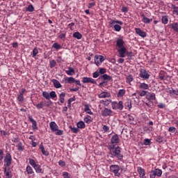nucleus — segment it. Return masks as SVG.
I'll use <instances>...</instances> for the list:
<instances>
[{
  "mask_svg": "<svg viewBox=\"0 0 178 178\" xmlns=\"http://www.w3.org/2000/svg\"><path fill=\"white\" fill-rule=\"evenodd\" d=\"M76 126L78 129H84V127H86V123L83 121H80L77 122Z\"/></svg>",
  "mask_w": 178,
  "mask_h": 178,
  "instance_id": "7c9ffc66",
  "label": "nucleus"
},
{
  "mask_svg": "<svg viewBox=\"0 0 178 178\" xmlns=\"http://www.w3.org/2000/svg\"><path fill=\"white\" fill-rule=\"evenodd\" d=\"M143 144L144 145H149V144H151V140L148 138L145 139L143 141Z\"/></svg>",
  "mask_w": 178,
  "mask_h": 178,
  "instance_id": "6e6d98bb",
  "label": "nucleus"
},
{
  "mask_svg": "<svg viewBox=\"0 0 178 178\" xmlns=\"http://www.w3.org/2000/svg\"><path fill=\"white\" fill-rule=\"evenodd\" d=\"M147 97L151 101H155V99H156V97H155V93L148 92V94L147 95Z\"/></svg>",
  "mask_w": 178,
  "mask_h": 178,
  "instance_id": "393cba45",
  "label": "nucleus"
},
{
  "mask_svg": "<svg viewBox=\"0 0 178 178\" xmlns=\"http://www.w3.org/2000/svg\"><path fill=\"white\" fill-rule=\"evenodd\" d=\"M139 76L143 80H148L149 79V74L145 70V69H140Z\"/></svg>",
  "mask_w": 178,
  "mask_h": 178,
  "instance_id": "423d86ee",
  "label": "nucleus"
},
{
  "mask_svg": "<svg viewBox=\"0 0 178 178\" xmlns=\"http://www.w3.org/2000/svg\"><path fill=\"white\" fill-rule=\"evenodd\" d=\"M42 97H44V98H45L46 99H51L49 93L48 92H43Z\"/></svg>",
  "mask_w": 178,
  "mask_h": 178,
  "instance_id": "a19ab883",
  "label": "nucleus"
},
{
  "mask_svg": "<svg viewBox=\"0 0 178 178\" xmlns=\"http://www.w3.org/2000/svg\"><path fill=\"white\" fill-rule=\"evenodd\" d=\"M105 86H108V81L104 80L102 82L99 83V87H105Z\"/></svg>",
  "mask_w": 178,
  "mask_h": 178,
  "instance_id": "de8ad7c7",
  "label": "nucleus"
},
{
  "mask_svg": "<svg viewBox=\"0 0 178 178\" xmlns=\"http://www.w3.org/2000/svg\"><path fill=\"white\" fill-rule=\"evenodd\" d=\"M176 128L175 127H170L168 129V131H170V133H176Z\"/></svg>",
  "mask_w": 178,
  "mask_h": 178,
  "instance_id": "13d9d810",
  "label": "nucleus"
},
{
  "mask_svg": "<svg viewBox=\"0 0 178 178\" xmlns=\"http://www.w3.org/2000/svg\"><path fill=\"white\" fill-rule=\"evenodd\" d=\"M102 129H103L104 131H105V132L109 131V127H108L106 125H104Z\"/></svg>",
  "mask_w": 178,
  "mask_h": 178,
  "instance_id": "774afa93",
  "label": "nucleus"
},
{
  "mask_svg": "<svg viewBox=\"0 0 178 178\" xmlns=\"http://www.w3.org/2000/svg\"><path fill=\"white\" fill-rule=\"evenodd\" d=\"M65 97H66V94L65 92H61L59 95V101L61 102V104H63L65 102Z\"/></svg>",
  "mask_w": 178,
  "mask_h": 178,
  "instance_id": "c756f323",
  "label": "nucleus"
},
{
  "mask_svg": "<svg viewBox=\"0 0 178 178\" xmlns=\"http://www.w3.org/2000/svg\"><path fill=\"white\" fill-rule=\"evenodd\" d=\"M29 162L33 168H34L37 165L34 159H29Z\"/></svg>",
  "mask_w": 178,
  "mask_h": 178,
  "instance_id": "c03bdc74",
  "label": "nucleus"
},
{
  "mask_svg": "<svg viewBox=\"0 0 178 178\" xmlns=\"http://www.w3.org/2000/svg\"><path fill=\"white\" fill-rule=\"evenodd\" d=\"M58 165H59V166H61L62 168H63V167L66 166V162H65L62 160H60L58 161Z\"/></svg>",
  "mask_w": 178,
  "mask_h": 178,
  "instance_id": "bf43d9fd",
  "label": "nucleus"
},
{
  "mask_svg": "<svg viewBox=\"0 0 178 178\" xmlns=\"http://www.w3.org/2000/svg\"><path fill=\"white\" fill-rule=\"evenodd\" d=\"M56 136H62L63 134V131L58 129L56 131Z\"/></svg>",
  "mask_w": 178,
  "mask_h": 178,
  "instance_id": "e2e57ef3",
  "label": "nucleus"
},
{
  "mask_svg": "<svg viewBox=\"0 0 178 178\" xmlns=\"http://www.w3.org/2000/svg\"><path fill=\"white\" fill-rule=\"evenodd\" d=\"M127 49L126 47H122L118 49L120 58H126V51Z\"/></svg>",
  "mask_w": 178,
  "mask_h": 178,
  "instance_id": "f8f14e48",
  "label": "nucleus"
},
{
  "mask_svg": "<svg viewBox=\"0 0 178 178\" xmlns=\"http://www.w3.org/2000/svg\"><path fill=\"white\" fill-rule=\"evenodd\" d=\"M38 109H42L44 108V102H41L40 103L35 105Z\"/></svg>",
  "mask_w": 178,
  "mask_h": 178,
  "instance_id": "37998d69",
  "label": "nucleus"
},
{
  "mask_svg": "<svg viewBox=\"0 0 178 178\" xmlns=\"http://www.w3.org/2000/svg\"><path fill=\"white\" fill-rule=\"evenodd\" d=\"M168 92L170 95H178V89L175 90L171 88L169 89Z\"/></svg>",
  "mask_w": 178,
  "mask_h": 178,
  "instance_id": "c85d7f7f",
  "label": "nucleus"
},
{
  "mask_svg": "<svg viewBox=\"0 0 178 178\" xmlns=\"http://www.w3.org/2000/svg\"><path fill=\"white\" fill-rule=\"evenodd\" d=\"M109 100H101L100 104H103L105 106H108L109 105Z\"/></svg>",
  "mask_w": 178,
  "mask_h": 178,
  "instance_id": "4d7b16f0",
  "label": "nucleus"
},
{
  "mask_svg": "<svg viewBox=\"0 0 178 178\" xmlns=\"http://www.w3.org/2000/svg\"><path fill=\"white\" fill-rule=\"evenodd\" d=\"M92 77H93V79H97V77H99V72H95L92 74Z\"/></svg>",
  "mask_w": 178,
  "mask_h": 178,
  "instance_id": "338daca9",
  "label": "nucleus"
},
{
  "mask_svg": "<svg viewBox=\"0 0 178 178\" xmlns=\"http://www.w3.org/2000/svg\"><path fill=\"white\" fill-rule=\"evenodd\" d=\"M33 169H35L36 173H44V170L41 168V165L36 164L34 167Z\"/></svg>",
  "mask_w": 178,
  "mask_h": 178,
  "instance_id": "6ab92c4d",
  "label": "nucleus"
},
{
  "mask_svg": "<svg viewBox=\"0 0 178 178\" xmlns=\"http://www.w3.org/2000/svg\"><path fill=\"white\" fill-rule=\"evenodd\" d=\"M111 106L115 111H118H118H123V108H124L123 106V102L122 101H120L118 103L116 102H113L111 103Z\"/></svg>",
  "mask_w": 178,
  "mask_h": 178,
  "instance_id": "20e7f679",
  "label": "nucleus"
},
{
  "mask_svg": "<svg viewBox=\"0 0 178 178\" xmlns=\"http://www.w3.org/2000/svg\"><path fill=\"white\" fill-rule=\"evenodd\" d=\"M17 147L18 151H24V147L23 146V143H22V142H18Z\"/></svg>",
  "mask_w": 178,
  "mask_h": 178,
  "instance_id": "e433bc0d",
  "label": "nucleus"
},
{
  "mask_svg": "<svg viewBox=\"0 0 178 178\" xmlns=\"http://www.w3.org/2000/svg\"><path fill=\"white\" fill-rule=\"evenodd\" d=\"M142 22L143 23H145V24H149V23H151V22H152V19H149L147 17H145V15H144V14L142 15Z\"/></svg>",
  "mask_w": 178,
  "mask_h": 178,
  "instance_id": "a211bd4d",
  "label": "nucleus"
},
{
  "mask_svg": "<svg viewBox=\"0 0 178 178\" xmlns=\"http://www.w3.org/2000/svg\"><path fill=\"white\" fill-rule=\"evenodd\" d=\"M72 36L74 38H76V40H81L83 38V35L80 33L79 32H75L73 33Z\"/></svg>",
  "mask_w": 178,
  "mask_h": 178,
  "instance_id": "bb28decb",
  "label": "nucleus"
},
{
  "mask_svg": "<svg viewBox=\"0 0 178 178\" xmlns=\"http://www.w3.org/2000/svg\"><path fill=\"white\" fill-rule=\"evenodd\" d=\"M4 162L6 163V166H10L12 165V155H10V153H7L6 154Z\"/></svg>",
  "mask_w": 178,
  "mask_h": 178,
  "instance_id": "1a4fd4ad",
  "label": "nucleus"
},
{
  "mask_svg": "<svg viewBox=\"0 0 178 178\" xmlns=\"http://www.w3.org/2000/svg\"><path fill=\"white\" fill-rule=\"evenodd\" d=\"M24 95L23 93H19V95H18L17 101H19V102H23V101H24Z\"/></svg>",
  "mask_w": 178,
  "mask_h": 178,
  "instance_id": "4c0bfd02",
  "label": "nucleus"
},
{
  "mask_svg": "<svg viewBox=\"0 0 178 178\" xmlns=\"http://www.w3.org/2000/svg\"><path fill=\"white\" fill-rule=\"evenodd\" d=\"M52 83L55 88H60L62 87V84L60 83L59 81L56 79H53Z\"/></svg>",
  "mask_w": 178,
  "mask_h": 178,
  "instance_id": "4be33fe9",
  "label": "nucleus"
},
{
  "mask_svg": "<svg viewBox=\"0 0 178 178\" xmlns=\"http://www.w3.org/2000/svg\"><path fill=\"white\" fill-rule=\"evenodd\" d=\"M63 178H70V174H69L67 172H63Z\"/></svg>",
  "mask_w": 178,
  "mask_h": 178,
  "instance_id": "680f3d73",
  "label": "nucleus"
},
{
  "mask_svg": "<svg viewBox=\"0 0 178 178\" xmlns=\"http://www.w3.org/2000/svg\"><path fill=\"white\" fill-rule=\"evenodd\" d=\"M110 172L113 173L115 177H120V166L119 165H110Z\"/></svg>",
  "mask_w": 178,
  "mask_h": 178,
  "instance_id": "7ed1b4c3",
  "label": "nucleus"
},
{
  "mask_svg": "<svg viewBox=\"0 0 178 178\" xmlns=\"http://www.w3.org/2000/svg\"><path fill=\"white\" fill-rule=\"evenodd\" d=\"M128 118H129V122L130 124H134V120H135L134 116L131 114H129Z\"/></svg>",
  "mask_w": 178,
  "mask_h": 178,
  "instance_id": "72a5a7b5",
  "label": "nucleus"
},
{
  "mask_svg": "<svg viewBox=\"0 0 178 178\" xmlns=\"http://www.w3.org/2000/svg\"><path fill=\"white\" fill-rule=\"evenodd\" d=\"M99 98H109L111 97V93L108 92H102L98 95Z\"/></svg>",
  "mask_w": 178,
  "mask_h": 178,
  "instance_id": "dca6fc26",
  "label": "nucleus"
},
{
  "mask_svg": "<svg viewBox=\"0 0 178 178\" xmlns=\"http://www.w3.org/2000/svg\"><path fill=\"white\" fill-rule=\"evenodd\" d=\"M49 66L51 69H53V67H55V66H56V61H55V60H51L50 62Z\"/></svg>",
  "mask_w": 178,
  "mask_h": 178,
  "instance_id": "3c124183",
  "label": "nucleus"
},
{
  "mask_svg": "<svg viewBox=\"0 0 178 178\" xmlns=\"http://www.w3.org/2000/svg\"><path fill=\"white\" fill-rule=\"evenodd\" d=\"M148 91L143 90L142 92H139L140 97H145Z\"/></svg>",
  "mask_w": 178,
  "mask_h": 178,
  "instance_id": "0e129e2a",
  "label": "nucleus"
},
{
  "mask_svg": "<svg viewBox=\"0 0 178 178\" xmlns=\"http://www.w3.org/2000/svg\"><path fill=\"white\" fill-rule=\"evenodd\" d=\"M161 22L163 24H168L169 19H168V16H163L161 18Z\"/></svg>",
  "mask_w": 178,
  "mask_h": 178,
  "instance_id": "58836bf2",
  "label": "nucleus"
},
{
  "mask_svg": "<svg viewBox=\"0 0 178 178\" xmlns=\"http://www.w3.org/2000/svg\"><path fill=\"white\" fill-rule=\"evenodd\" d=\"M159 79L160 80H166V76L163 72H161L159 74Z\"/></svg>",
  "mask_w": 178,
  "mask_h": 178,
  "instance_id": "603ef678",
  "label": "nucleus"
},
{
  "mask_svg": "<svg viewBox=\"0 0 178 178\" xmlns=\"http://www.w3.org/2000/svg\"><path fill=\"white\" fill-rule=\"evenodd\" d=\"M164 140H165V138H163V136H158L156 138L155 141H156V143H159V144H161L164 141Z\"/></svg>",
  "mask_w": 178,
  "mask_h": 178,
  "instance_id": "2f4dec72",
  "label": "nucleus"
},
{
  "mask_svg": "<svg viewBox=\"0 0 178 178\" xmlns=\"http://www.w3.org/2000/svg\"><path fill=\"white\" fill-rule=\"evenodd\" d=\"M50 95V99L52 98V99H54V98H56V92H55V91H51L49 93Z\"/></svg>",
  "mask_w": 178,
  "mask_h": 178,
  "instance_id": "864d4df0",
  "label": "nucleus"
},
{
  "mask_svg": "<svg viewBox=\"0 0 178 178\" xmlns=\"http://www.w3.org/2000/svg\"><path fill=\"white\" fill-rule=\"evenodd\" d=\"M120 143V138H119V135L117 134H114L111 139V145H115V144H119Z\"/></svg>",
  "mask_w": 178,
  "mask_h": 178,
  "instance_id": "0eeeda50",
  "label": "nucleus"
},
{
  "mask_svg": "<svg viewBox=\"0 0 178 178\" xmlns=\"http://www.w3.org/2000/svg\"><path fill=\"white\" fill-rule=\"evenodd\" d=\"M49 126L51 131H56V130L59 129V127H58V124H56V122H51L49 123Z\"/></svg>",
  "mask_w": 178,
  "mask_h": 178,
  "instance_id": "2eb2a0df",
  "label": "nucleus"
},
{
  "mask_svg": "<svg viewBox=\"0 0 178 178\" xmlns=\"http://www.w3.org/2000/svg\"><path fill=\"white\" fill-rule=\"evenodd\" d=\"M27 12H34V6H33V4L29 5V6L26 8Z\"/></svg>",
  "mask_w": 178,
  "mask_h": 178,
  "instance_id": "79ce46f5",
  "label": "nucleus"
},
{
  "mask_svg": "<svg viewBox=\"0 0 178 178\" xmlns=\"http://www.w3.org/2000/svg\"><path fill=\"white\" fill-rule=\"evenodd\" d=\"M134 79H133V75L129 74L127 77V83H129V84H130L131 81H133Z\"/></svg>",
  "mask_w": 178,
  "mask_h": 178,
  "instance_id": "49530a36",
  "label": "nucleus"
},
{
  "mask_svg": "<svg viewBox=\"0 0 178 178\" xmlns=\"http://www.w3.org/2000/svg\"><path fill=\"white\" fill-rule=\"evenodd\" d=\"M75 79L73 77H68L67 78V83L68 84H72V83H74Z\"/></svg>",
  "mask_w": 178,
  "mask_h": 178,
  "instance_id": "5fc2aeb1",
  "label": "nucleus"
},
{
  "mask_svg": "<svg viewBox=\"0 0 178 178\" xmlns=\"http://www.w3.org/2000/svg\"><path fill=\"white\" fill-rule=\"evenodd\" d=\"M39 149L41 150L42 155H44V156H48L49 155V152L45 150V147H44L42 143L40 145Z\"/></svg>",
  "mask_w": 178,
  "mask_h": 178,
  "instance_id": "4468645a",
  "label": "nucleus"
},
{
  "mask_svg": "<svg viewBox=\"0 0 178 178\" xmlns=\"http://www.w3.org/2000/svg\"><path fill=\"white\" fill-rule=\"evenodd\" d=\"M70 129L71 131H72L73 133H75V134H76L79 131L78 127H72V126H70Z\"/></svg>",
  "mask_w": 178,
  "mask_h": 178,
  "instance_id": "09e8293b",
  "label": "nucleus"
},
{
  "mask_svg": "<svg viewBox=\"0 0 178 178\" xmlns=\"http://www.w3.org/2000/svg\"><path fill=\"white\" fill-rule=\"evenodd\" d=\"M53 48H55V49H60L62 48V46L60 44H58L57 42L54 43Z\"/></svg>",
  "mask_w": 178,
  "mask_h": 178,
  "instance_id": "8fccbe9b",
  "label": "nucleus"
},
{
  "mask_svg": "<svg viewBox=\"0 0 178 178\" xmlns=\"http://www.w3.org/2000/svg\"><path fill=\"white\" fill-rule=\"evenodd\" d=\"M171 9L173 10V15H176V16H178V6H176V5L175 4H171Z\"/></svg>",
  "mask_w": 178,
  "mask_h": 178,
  "instance_id": "b1692460",
  "label": "nucleus"
},
{
  "mask_svg": "<svg viewBox=\"0 0 178 178\" xmlns=\"http://www.w3.org/2000/svg\"><path fill=\"white\" fill-rule=\"evenodd\" d=\"M139 88H140L141 90H148V88H149V86L145 83H140L139 85Z\"/></svg>",
  "mask_w": 178,
  "mask_h": 178,
  "instance_id": "cd10ccee",
  "label": "nucleus"
},
{
  "mask_svg": "<svg viewBox=\"0 0 178 178\" xmlns=\"http://www.w3.org/2000/svg\"><path fill=\"white\" fill-rule=\"evenodd\" d=\"M99 73H100V74H105L106 70L105 68H99Z\"/></svg>",
  "mask_w": 178,
  "mask_h": 178,
  "instance_id": "69168bd1",
  "label": "nucleus"
},
{
  "mask_svg": "<svg viewBox=\"0 0 178 178\" xmlns=\"http://www.w3.org/2000/svg\"><path fill=\"white\" fill-rule=\"evenodd\" d=\"M125 108H129V109H131V100H127L124 104Z\"/></svg>",
  "mask_w": 178,
  "mask_h": 178,
  "instance_id": "ea45409f",
  "label": "nucleus"
},
{
  "mask_svg": "<svg viewBox=\"0 0 178 178\" xmlns=\"http://www.w3.org/2000/svg\"><path fill=\"white\" fill-rule=\"evenodd\" d=\"M109 24L112 26H114V30L115 31H120L122 30V26H123V22L120 21V20H113L111 19L109 22Z\"/></svg>",
  "mask_w": 178,
  "mask_h": 178,
  "instance_id": "f03ea898",
  "label": "nucleus"
},
{
  "mask_svg": "<svg viewBox=\"0 0 178 178\" xmlns=\"http://www.w3.org/2000/svg\"><path fill=\"white\" fill-rule=\"evenodd\" d=\"M171 29L174 30L176 33H178V23L175 22L174 24H172L171 25Z\"/></svg>",
  "mask_w": 178,
  "mask_h": 178,
  "instance_id": "473e14b6",
  "label": "nucleus"
},
{
  "mask_svg": "<svg viewBox=\"0 0 178 178\" xmlns=\"http://www.w3.org/2000/svg\"><path fill=\"white\" fill-rule=\"evenodd\" d=\"M135 31L136 34L140 35V37H142V38H145V37H147V33L140 28H136Z\"/></svg>",
  "mask_w": 178,
  "mask_h": 178,
  "instance_id": "9d476101",
  "label": "nucleus"
},
{
  "mask_svg": "<svg viewBox=\"0 0 178 178\" xmlns=\"http://www.w3.org/2000/svg\"><path fill=\"white\" fill-rule=\"evenodd\" d=\"M150 178H155L156 176H158V177H161L162 176V170L160 169H155L154 170H152L150 172Z\"/></svg>",
  "mask_w": 178,
  "mask_h": 178,
  "instance_id": "39448f33",
  "label": "nucleus"
},
{
  "mask_svg": "<svg viewBox=\"0 0 178 178\" xmlns=\"http://www.w3.org/2000/svg\"><path fill=\"white\" fill-rule=\"evenodd\" d=\"M124 94H126V90L124 89H120L118 93L117 94V97H123Z\"/></svg>",
  "mask_w": 178,
  "mask_h": 178,
  "instance_id": "c9c22d12",
  "label": "nucleus"
},
{
  "mask_svg": "<svg viewBox=\"0 0 178 178\" xmlns=\"http://www.w3.org/2000/svg\"><path fill=\"white\" fill-rule=\"evenodd\" d=\"M84 107V111L86 113H88V115H93L92 111H91V109L90 108V106H88V104H85Z\"/></svg>",
  "mask_w": 178,
  "mask_h": 178,
  "instance_id": "a878e982",
  "label": "nucleus"
},
{
  "mask_svg": "<svg viewBox=\"0 0 178 178\" xmlns=\"http://www.w3.org/2000/svg\"><path fill=\"white\" fill-rule=\"evenodd\" d=\"M116 45H117L118 48H119V49L125 47H124V41H123V39H118Z\"/></svg>",
  "mask_w": 178,
  "mask_h": 178,
  "instance_id": "f3484780",
  "label": "nucleus"
},
{
  "mask_svg": "<svg viewBox=\"0 0 178 178\" xmlns=\"http://www.w3.org/2000/svg\"><path fill=\"white\" fill-rule=\"evenodd\" d=\"M105 60V58L103 56H95V63L97 66L101 65L102 62Z\"/></svg>",
  "mask_w": 178,
  "mask_h": 178,
  "instance_id": "6e6552de",
  "label": "nucleus"
},
{
  "mask_svg": "<svg viewBox=\"0 0 178 178\" xmlns=\"http://www.w3.org/2000/svg\"><path fill=\"white\" fill-rule=\"evenodd\" d=\"M38 54V49H37V48H34L33 50V58H35Z\"/></svg>",
  "mask_w": 178,
  "mask_h": 178,
  "instance_id": "052dcab7",
  "label": "nucleus"
},
{
  "mask_svg": "<svg viewBox=\"0 0 178 178\" xmlns=\"http://www.w3.org/2000/svg\"><path fill=\"white\" fill-rule=\"evenodd\" d=\"M108 148L111 158H117L118 161H123V155L120 147L116 146V145H109Z\"/></svg>",
  "mask_w": 178,
  "mask_h": 178,
  "instance_id": "f257e3e1",
  "label": "nucleus"
},
{
  "mask_svg": "<svg viewBox=\"0 0 178 178\" xmlns=\"http://www.w3.org/2000/svg\"><path fill=\"white\" fill-rule=\"evenodd\" d=\"M113 112L112 110L105 108L104 110L102 111V115L106 118V116H111Z\"/></svg>",
  "mask_w": 178,
  "mask_h": 178,
  "instance_id": "9b49d317",
  "label": "nucleus"
},
{
  "mask_svg": "<svg viewBox=\"0 0 178 178\" xmlns=\"http://www.w3.org/2000/svg\"><path fill=\"white\" fill-rule=\"evenodd\" d=\"M83 83H91L92 84H97V81L92 78L83 77L82 80Z\"/></svg>",
  "mask_w": 178,
  "mask_h": 178,
  "instance_id": "ddd939ff",
  "label": "nucleus"
},
{
  "mask_svg": "<svg viewBox=\"0 0 178 178\" xmlns=\"http://www.w3.org/2000/svg\"><path fill=\"white\" fill-rule=\"evenodd\" d=\"M138 174L140 175V177H145V170L143 169L141 167L138 169Z\"/></svg>",
  "mask_w": 178,
  "mask_h": 178,
  "instance_id": "5701e85b",
  "label": "nucleus"
},
{
  "mask_svg": "<svg viewBox=\"0 0 178 178\" xmlns=\"http://www.w3.org/2000/svg\"><path fill=\"white\" fill-rule=\"evenodd\" d=\"M89 118H91V117L90 115H88V117L83 119L85 123H87L88 124H89V123H91V122H92V120H91V119H90Z\"/></svg>",
  "mask_w": 178,
  "mask_h": 178,
  "instance_id": "a18cd8bd",
  "label": "nucleus"
},
{
  "mask_svg": "<svg viewBox=\"0 0 178 178\" xmlns=\"http://www.w3.org/2000/svg\"><path fill=\"white\" fill-rule=\"evenodd\" d=\"M26 170L28 175H33L34 173V171L33 170V168H31V166L30 165H27Z\"/></svg>",
  "mask_w": 178,
  "mask_h": 178,
  "instance_id": "f704fd0d",
  "label": "nucleus"
},
{
  "mask_svg": "<svg viewBox=\"0 0 178 178\" xmlns=\"http://www.w3.org/2000/svg\"><path fill=\"white\" fill-rule=\"evenodd\" d=\"M100 79L102 80H104V81L107 80V82H108V81H111V80H112V76H109V75H108L106 74H104L103 75H102L100 76Z\"/></svg>",
  "mask_w": 178,
  "mask_h": 178,
  "instance_id": "412c9836",
  "label": "nucleus"
},
{
  "mask_svg": "<svg viewBox=\"0 0 178 178\" xmlns=\"http://www.w3.org/2000/svg\"><path fill=\"white\" fill-rule=\"evenodd\" d=\"M65 73L68 74V76H73V74H75L76 71L74 70V68L70 67H68V70H65Z\"/></svg>",
  "mask_w": 178,
  "mask_h": 178,
  "instance_id": "aec40b11",
  "label": "nucleus"
}]
</instances>
